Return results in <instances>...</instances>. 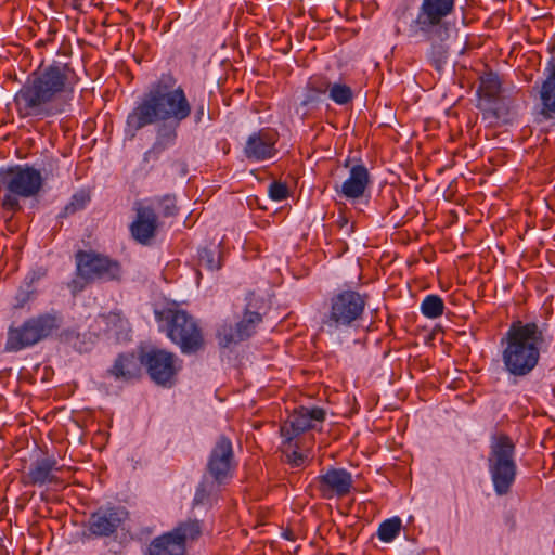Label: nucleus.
I'll use <instances>...</instances> for the list:
<instances>
[{
	"label": "nucleus",
	"mask_w": 555,
	"mask_h": 555,
	"mask_svg": "<svg viewBox=\"0 0 555 555\" xmlns=\"http://www.w3.org/2000/svg\"><path fill=\"white\" fill-rule=\"evenodd\" d=\"M191 104L177 78L171 73L162 74L151 83L149 90L135 103L126 120V131L134 137L137 132L156 122V139L144 153L143 162L159 159L160 155L176 143L178 127L191 115Z\"/></svg>",
	"instance_id": "nucleus-1"
},
{
	"label": "nucleus",
	"mask_w": 555,
	"mask_h": 555,
	"mask_svg": "<svg viewBox=\"0 0 555 555\" xmlns=\"http://www.w3.org/2000/svg\"><path fill=\"white\" fill-rule=\"evenodd\" d=\"M80 81L69 63L53 61L30 73L13 98L21 119L42 121L69 111Z\"/></svg>",
	"instance_id": "nucleus-2"
},
{
	"label": "nucleus",
	"mask_w": 555,
	"mask_h": 555,
	"mask_svg": "<svg viewBox=\"0 0 555 555\" xmlns=\"http://www.w3.org/2000/svg\"><path fill=\"white\" fill-rule=\"evenodd\" d=\"M546 324L534 321H513L502 336L501 360L508 376L524 378L539 365L542 350L547 346Z\"/></svg>",
	"instance_id": "nucleus-3"
},
{
	"label": "nucleus",
	"mask_w": 555,
	"mask_h": 555,
	"mask_svg": "<svg viewBox=\"0 0 555 555\" xmlns=\"http://www.w3.org/2000/svg\"><path fill=\"white\" fill-rule=\"evenodd\" d=\"M457 0H422L416 16L411 18L410 7L400 4L395 10L396 34L409 38L418 35L450 38L455 23L451 21Z\"/></svg>",
	"instance_id": "nucleus-4"
},
{
	"label": "nucleus",
	"mask_w": 555,
	"mask_h": 555,
	"mask_svg": "<svg viewBox=\"0 0 555 555\" xmlns=\"http://www.w3.org/2000/svg\"><path fill=\"white\" fill-rule=\"evenodd\" d=\"M159 332L176 346L182 354H196L206 346L204 331L198 320L176 301L154 310Z\"/></svg>",
	"instance_id": "nucleus-5"
},
{
	"label": "nucleus",
	"mask_w": 555,
	"mask_h": 555,
	"mask_svg": "<svg viewBox=\"0 0 555 555\" xmlns=\"http://www.w3.org/2000/svg\"><path fill=\"white\" fill-rule=\"evenodd\" d=\"M43 188L41 171L25 165L0 168V191L3 192L1 208L14 215L22 210L20 198L37 196Z\"/></svg>",
	"instance_id": "nucleus-6"
},
{
	"label": "nucleus",
	"mask_w": 555,
	"mask_h": 555,
	"mask_svg": "<svg viewBox=\"0 0 555 555\" xmlns=\"http://www.w3.org/2000/svg\"><path fill=\"white\" fill-rule=\"evenodd\" d=\"M75 278L69 282L73 294L80 293L94 282H117L122 280L120 261L95 250L79 249L75 253Z\"/></svg>",
	"instance_id": "nucleus-7"
},
{
	"label": "nucleus",
	"mask_w": 555,
	"mask_h": 555,
	"mask_svg": "<svg viewBox=\"0 0 555 555\" xmlns=\"http://www.w3.org/2000/svg\"><path fill=\"white\" fill-rule=\"evenodd\" d=\"M515 454L516 446L508 435L501 433L491 436L488 469L493 489L498 495L508 494L516 480L517 463Z\"/></svg>",
	"instance_id": "nucleus-8"
},
{
	"label": "nucleus",
	"mask_w": 555,
	"mask_h": 555,
	"mask_svg": "<svg viewBox=\"0 0 555 555\" xmlns=\"http://www.w3.org/2000/svg\"><path fill=\"white\" fill-rule=\"evenodd\" d=\"M60 325L61 319L49 312L29 317L18 325L12 324L8 328L4 350L18 352L30 348L51 337Z\"/></svg>",
	"instance_id": "nucleus-9"
},
{
	"label": "nucleus",
	"mask_w": 555,
	"mask_h": 555,
	"mask_svg": "<svg viewBox=\"0 0 555 555\" xmlns=\"http://www.w3.org/2000/svg\"><path fill=\"white\" fill-rule=\"evenodd\" d=\"M369 301L366 293L353 289H344L330 298L328 311L324 314L322 323L330 332L351 328L362 320Z\"/></svg>",
	"instance_id": "nucleus-10"
},
{
	"label": "nucleus",
	"mask_w": 555,
	"mask_h": 555,
	"mask_svg": "<svg viewBox=\"0 0 555 555\" xmlns=\"http://www.w3.org/2000/svg\"><path fill=\"white\" fill-rule=\"evenodd\" d=\"M202 532L203 526L199 520L181 521L171 531L153 539L145 555H185L186 544L197 540Z\"/></svg>",
	"instance_id": "nucleus-11"
},
{
	"label": "nucleus",
	"mask_w": 555,
	"mask_h": 555,
	"mask_svg": "<svg viewBox=\"0 0 555 555\" xmlns=\"http://www.w3.org/2000/svg\"><path fill=\"white\" fill-rule=\"evenodd\" d=\"M177 356L168 350L151 348L142 351V362L150 378L162 386H170L179 371Z\"/></svg>",
	"instance_id": "nucleus-12"
},
{
	"label": "nucleus",
	"mask_w": 555,
	"mask_h": 555,
	"mask_svg": "<svg viewBox=\"0 0 555 555\" xmlns=\"http://www.w3.org/2000/svg\"><path fill=\"white\" fill-rule=\"evenodd\" d=\"M235 466L232 442L227 436L221 435L211 449L206 470L220 486L232 478Z\"/></svg>",
	"instance_id": "nucleus-13"
},
{
	"label": "nucleus",
	"mask_w": 555,
	"mask_h": 555,
	"mask_svg": "<svg viewBox=\"0 0 555 555\" xmlns=\"http://www.w3.org/2000/svg\"><path fill=\"white\" fill-rule=\"evenodd\" d=\"M128 517V512L121 506L100 507L91 513L88 519V531L96 538L111 537L117 532Z\"/></svg>",
	"instance_id": "nucleus-14"
},
{
	"label": "nucleus",
	"mask_w": 555,
	"mask_h": 555,
	"mask_svg": "<svg viewBox=\"0 0 555 555\" xmlns=\"http://www.w3.org/2000/svg\"><path fill=\"white\" fill-rule=\"evenodd\" d=\"M324 420L325 411L322 408L300 406L295 410L280 427L283 444H291L297 436L313 428V422H323Z\"/></svg>",
	"instance_id": "nucleus-15"
},
{
	"label": "nucleus",
	"mask_w": 555,
	"mask_h": 555,
	"mask_svg": "<svg viewBox=\"0 0 555 555\" xmlns=\"http://www.w3.org/2000/svg\"><path fill=\"white\" fill-rule=\"evenodd\" d=\"M317 489L323 499L344 498L350 493L353 480L344 468H330L325 474L315 478Z\"/></svg>",
	"instance_id": "nucleus-16"
},
{
	"label": "nucleus",
	"mask_w": 555,
	"mask_h": 555,
	"mask_svg": "<svg viewBox=\"0 0 555 555\" xmlns=\"http://www.w3.org/2000/svg\"><path fill=\"white\" fill-rule=\"evenodd\" d=\"M135 217L129 230L133 240L142 245H150L159 228L158 216L153 207L135 203Z\"/></svg>",
	"instance_id": "nucleus-17"
},
{
	"label": "nucleus",
	"mask_w": 555,
	"mask_h": 555,
	"mask_svg": "<svg viewBox=\"0 0 555 555\" xmlns=\"http://www.w3.org/2000/svg\"><path fill=\"white\" fill-rule=\"evenodd\" d=\"M276 133L269 129H261L250 134L244 146V155L248 160L263 162L273 158L278 150Z\"/></svg>",
	"instance_id": "nucleus-18"
},
{
	"label": "nucleus",
	"mask_w": 555,
	"mask_h": 555,
	"mask_svg": "<svg viewBox=\"0 0 555 555\" xmlns=\"http://www.w3.org/2000/svg\"><path fill=\"white\" fill-rule=\"evenodd\" d=\"M54 457H42L31 463L24 477L27 486L42 487L44 485H62V479L56 475L63 469Z\"/></svg>",
	"instance_id": "nucleus-19"
},
{
	"label": "nucleus",
	"mask_w": 555,
	"mask_h": 555,
	"mask_svg": "<svg viewBox=\"0 0 555 555\" xmlns=\"http://www.w3.org/2000/svg\"><path fill=\"white\" fill-rule=\"evenodd\" d=\"M370 183L367 168L363 164H357L350 168L348 178L341 184L334 185V190L339 196L354 201L365 194Z\"/></svg>",
	"instance_id": "nucleus-20"
},
{
	"label": "nucleus",
	"mask_w": 555,
	"mask_h": 555,
	"mask_svg": "<svg viewBox=\"0 0 555 555\" xmlns=\"http://www.w3.org/2000/svg\"><path fill=\"white\" fill-rule=\"evenodd\" d=\"M477 107L481 111L485 120L492 124H509L515 117L513 100L504 94L492 99V101L478 102Z\"/></svg>",
	"instance_id": "nucleus-21"
},
{
	"label": "nucleus",
	"mask_w": 555,
	"mask_h": 555,
	"mask_svg": "<svg viewBox=\"0 0 555 555\" xmlns=\"http://www.w3.org/2000/svg\"><path fill=\"white\" fill-rule=\"evenodd\" d=\"M142 365V353L139 357L133 352L120 353L107 373L115 379L131 380L140 377Z\"/></svg>",
	"instance_id": "nucleus-22"
},
{
	"label": "nucleus",
	"mask_w": 555,
	"mask_h": 555,
	"mask_svg": "<svg viewBox=\"0 0 555 555\" xmlns=\"http://www.w3.org/2000/svg\"><path fill=\"white\" fill-rule=\"evenodd\" d=\"M420 37L423 38L425 41L429 42V48L426 52V57L435 69L440 70L448 59L449 47L447 44V41L450 38H431L427 35H418V38Z\"/></svg>",
	"instance_id": "nucleus-23"
},
{
	"label": "nucleus",
	"mask_w": 555,
	"mask_h": 555,
	"mask_svg": "<svg viewBox=\"0 0 555 555\" xmlns=\"http://www.w3.org/2000/svg\"><path fill=\"white\" fill-rule=\"evenodd\" d=\"M550 75L541 88L542 113L547 118L555 119V65L550 63Z\"/></svg>",
	"instance_id": "nucleus-24"
},
{
	"label": "nucleus",
	"mask_w": 555,
	"mask_h": 555,
	"mask_svg": "<svg viewBox=\"0 0 555 555\" xmlns=\"http://www.w3.org/2000/svg\"><path fill=\"white\" fill-rule=\"evenodd\" d=\"M477 94L478 102L492 101V99L502 95V81L499 75L493 72L485 73L480 77Z\"/></svg>",
	"instance_id": "nucleus-25"
},
{
	"label": "nucleus",
	"mask_w": 555,
	"mask_h": 555,
	"mask_svg": "<svg viewBox=\"0 0 555 555\" xmlns=\"http://www.w3.org/2000/svg\"><path fill=\"white\" fill-rule=\"evenodd\" d=\"M331 85L332 83L326 76H311L306 85V94L301 104L304 106H307L312 103L319 102L321 95H324L326 92L330 91Z\"/></svg>",
	"instance_id": "nucleus-26"
},
{
	"label": "nucleus",
	"mask_w": 555,
	"mask_h": 555,
	"mask_svg": "<svg viewBox=\"0 0 555 555\" xmlns=\"http://www.w3.org/2000/svg\"><path fill=\"white\" fill-rule=\"evenodd\" d=\"M262 322V315L256 311L246 310L243 319L236 323L238 338L243 340L249 338L255 332L256 327Z\"/></svg>",
	"instance_id": "nucleus-27"
},
{
	"label": "nucleus",
	"mask_w": 555,
	"mask_h": 555,
	"mask_svg": "<svg viewBox=\"0 0 555 555\" xmlns=\"http://www.w3.org/2000/svg\"><path fill=\"white\" fill-rule=\"evenodd\" d=\"M197 264L199 268L208 271L219 270L221 267L220 254L218 247H203L197 251Z\"/></svg>",
	"instance_id": "nucleus-28"
},
{
	"label": "nucleus",
	"mask_w": 555,
	"mask_h": 555,
	"mask_svg": "<svg viewBox=\"0 0 555 555\" xmlns=\"http://www.w3.org/2000/svg\"><path fill=\"white\" fill-rule=\"evenodd\" d=\"M35 280L36 278L31 276L29 282L25 281V284L17 289L12 304L14 310L24 309L29 302L36 299L38 292L33 285Z\"/></svg>",
	"instance_id": "nucleus-29"
},
{
	"label": "nucleus",
	"mask_w": 555,
	"mask_h": 555,
	"mask_svg": "<svg viewBox=\"0 0 555 555\" xmlns=\"http://www.w3.org/2000/svg\"><path fill=\"white\" fill-rule=\"evenodd\" d=\"M444 302L439 295H427L421 304V312L429 319H437L443 314Z\"/></svg>",
	"instance_id": "nucleus-30"
},
{
	"label": "nucleus",
	"mask_w": 555,
	"mask_h": 555,
	"mask_svg": "<svg viewBox=\"0 0 555 555\" xmlns=\"http://www.w3.org/2000/svg\"><path fill=\"white\" fill-rule=\"evenodd\" d=\"M91 196L90 192L87 190H79L74 193L69 199V202L65 205L61 217H67L69 215H74L75 212L82 210L88 203L90 202Z\"/></svg>",
	"instance_id": "nucleus-31"
},
{
	"label": "nucleus",
	"mask_w": 555,
	"mask_h": 555,
	"mask_svg": "<svg viewBox=\"0 0 555 555\" xmlns=\"http://www.w3.org/2000/svg\"><path fill=\"white\" fill-rule=\"evenodd\" d=\"M328 98L337 105H346L353 100V91L346 83L335 82L331 85Z\"/></svg>",
	"instance_id": "nucleus-32"
},
{
	"label": "nucleus",
	"mask_w": 555,
	"mask_h": 555,
	"mask_svg": "<svg viewBox=\"0 0 555 555\" xmlns=\"http://www.w3.org/2000/svg\"><path fill=\"white\" fill-rule=\"evenodd\" d=\"M401 529V519L393 517L384 520L378 528L377 535L383 542H391L399 534Z\"/></svg>",
	"instance_id": "nucleus-33"
},
{
	"label": "nucleus",
	"mask_w": 555,
	"mask_h": 555,
	"mask_svg": "<svg viewBox=\"0 0 555 555\" xmlns=\"http://www.w3.org/2000/svg\"><path fill=\"white\" fill-rule=\"evenodd\" d=\"M218 485L212 480L203 479L198 487L196 488V492L193 499V505H206L211 501L212 492L216 490Z\"/></svg>",
	"instance_id": "nucleus-34"
},
{
	"label": "nucleus",
	"mask_w": 555,
	"mask_h": 555,
	"mask_svg": "<svg viewBox=\"0 0 555 555\" xmlns=\"http://www.w3.org/2000/svg\"><path fill=\"white\" fill-rule=\"evenodd\" d=\"M237 336H238V333H237L236 325L233 326L231 324H223L217 331V338H218L219 345L223 348H227L232 344H237L240 341H243V339L238 338Z\"/></svg>",
	"instance_id": "nucleus-35"
},
{
	"label": "nucleus",
	"mask_w": 555,
	"mask_h": 555,
	"mask_svg": "<svg viewBox=\"0 0 555 555\" xmlns=\"http://www.w3.org/2000/svg\"><path fill=\"white\" fill-rule=\"evenodd\" d=\"M38 170L41 171L43 182L54 180L60 177V160L55 157H46Z\"/></svg>",
	"instance_id": "nucleus-36"
},
{
	"label": "nucleus",
	"mask_w": 555,
	"mask_h": 555,
	"mask_svg": "<svg viewBox=\"0 0 555 555\" xmlns=\"http://www.w3.org/2000/svg\"><path fill=\"white\" fill-rule=\"evenodd\" d=\"M268 193L271 199L281 202L289 196L288 186L281 181H273L268 188Z\"/></svg>",
	"instance_id": "nucleus-37"
},
{
	"label": "nucleus",
	"mask_w": 555,
	"mask_h": 555,
	"mask_svg": "<svg viewBox=\"0 0 555 555\" xmlns=\"http://www.w3.org/2000/svg\"><path fill=\"white\" fill-rule=\"evenodd\" d=\"M160 212L164 217H173L178 214L176 197L172 195H164L159 202Z\"/></svg>",
	"instance_id": "nucleus-38"
},
{
	"label": "nucleus",
	"mask_w": 555,
	"mask_h": 555,
	"mask_svg": "<svg viewBox=\"0 0 555 555\" xmlns=\"http://www.w3.org/2000/svg\"><path fill=\"white\" fill-rule=\"evenodd\" d=\"M304 460H305L304 455L300 452L296 451V450H294L291 453L286 454V461L293 467L300 466L304 463Z\"/></svg>",
	"instance_id": "nucleus-39"
},
{
	"label": "nucleus",
	"mask_w": 555,
	"mask_h": 555,
	"mask_svg": "<svg viewBox=\"0 0 555 555\" xmlns=\"http://www.w3.org/2000/svg\"><path fill=\"white\" fill-rule=\"evenodd\" d=\"M205 115V106L204 104H201L196 107L194 113V121L196 124H199Z\"/></svg>",
	"instance_id": "nucleus-40"
},
{
	"label": "nucleus",
	"mask_w": 555,
	"mask_h": 555,
	"mask_svg": "<svg viewBox=\"0 0 555 555\" xmlns=\"http://www.w3.org/2000/svg\"><path fill=\"white\" fill-rule=\"evenodd\" d=\"M83 0H72V5L75 10H80Z\"/></svg>",
	"instance_id": "nucleus-41"
},
{
	"label": "nucleus",
	"mask_w": 555,
	"mask_h": 555,
	"mask_svg": "<svg viewBox=\"0 0 555 555\" xmlns=\"http://www.w3.org/2000/svg\"><path fill=\"white\" fill-rule=\"evenodd\" d=\"M283 537L287 540H294V535H293V532L291 530H286L285 532H283Z\"/></svg>",
	"instance_id": "nucleus-42"
},
{
	"label": "nucleus",
	"mask_w": 555,
	"mask_h": 555,
	"mask_svg": "<svg viewBox=\"0 0 555 555\" xmlns=\"http://www.w3.org/2000/svg\"><path fill=\"white\" fill-rule=\"evenodd\" d=\"M346 223H347V219L345 217H341V219L339 220L340 227H344Z\"/></svg>",
	"instance_id": "nucleus-43"
}]
</instances>
